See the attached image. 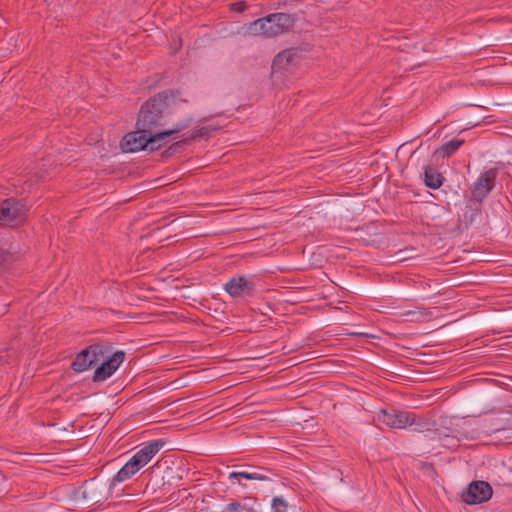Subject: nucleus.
<instances>
[{
    "label": "nucleus",
    "instance_id": "f257e3e1",
    "mask_svg": "<svg viewBox=\"0 0 512 512\" xmlns=\"http://www.w3.org/2000/svg\"><path fill=\"white\" fill-rule=\"evenodd\" d=\"M179 102H188L181 97L179 90H165L149 98L140 108L136 127L149 132L163 125L165 113Z\"/></svg>",
    "mask_w": 512,
    "mask_h": 512
},
{
    "label": "nucleus",
    "instance_id": "f03ea898",
    "mask_svg": "<svg viewBox=\"0 0 512 512\" xmlns=\"http://www.w3.org/2000/svg\"><path fill=\"white\" fill-rule=\"evenodd\" d=\"M295 24V17L288 13H272L259 18L246 27V32L251 35H262L273 38L290 31Z\"/></svg>",
    "mask_w": 512,
    "mask_h": 512
},
{
    "label": "nucleus",
    "instance_id": "7ed1b4c3",
    "mask_svg": "<svg viewBox=\"0 0 512 512\" xmlns=\"http://www.w3.org/2000/svg\"><path fill=\"white\" fill-rule=\"evenodd\" d=\"M111 351L112 346L109 344H91L76 355L71 363V369L77 373L84 372L97 364Z\"/></svg>",
    "mask_w": 512,
    "mask_h": 512
},
{
    "label": "nucleus",
    "instance_id": "20e7f679",
    "mask_svg": "<svg viewBox=\"0 0 512 512\" xmlns=\"http://www.w3.org/2000/svg\"><path fill=\"white\" fill-rule=\"evenodd\" d=\"M29 206L24 199L6 198L0 202V222L19 225L26 220Z\"/></svg>",
    "mask_w": 512,
    "mask_h": 512
},
{
    "label": "nucleus",
    "instance_id": "39448f33",
    "mask_svg": "<svg viewBox=\"0 0 512 512\" xmlns=\"http://www.w3.org/2000/svg\"><path fill=\"white\" fill-rule=\"evenodd\" d=\"M493 494L491 485L486 481H473L461 493L462 500L469 505L487 502Z\"/></svg>",
    "mask_w": 512,
    "mask_h": 512
},
{
    "label": "nucleus",
    "instance_id": "423d86ee",
    "mask_svg": "<svg viewBox=\"0 0 512 512\" xmlns=\"http://www.w3.org/2000/svg\"><path fill=\"white\" fill-rule=\"evenodd\" d=\"M378 419L391 428L404 429L415 423V413L394 408L381 409Z\"/></svg>",
    "mask_w": 512,
    "mask_h": 512
},
{
    "label": "nucleus",
    "instance_id": "0eeeda50",
    "mask_svg": "<svg viewBox=\"0 0 512 512\" xmlns=\"http://www.w3.org/2000/svg\"><path fill=\"white\" fill-rule=\"evenodd\" d=\"M497 175V168H490L483 172L471 188V197L483 201L494 189Z\"/></svg>",
    "mask_w": 512,
    "mask_h": 512
},
{
    "label": "nucleus",
    "instance_id": "6e6552de",
    "mask_svg": "<svg viewBox=\"0 0 512 512\" xmlns=\"http://www.w3.org/2000/svg\"><path fill=\"white\" fill-rule=\"evenodd\" d=\"M224 290L233 298L252 297L255 294V283L245 276H236L224 284Z\"/></svg>",
    "mask_w": 512,
    "mask_h": 512
},
{
    "label": "nucleus",
    "instance_id": "1a4fd4ad",
    "mask_svg": "<svg viewBox=\"0 0 512 512\" xmlns=\"http://www.w3.org/2000/svg\"><path fill=\"white\" fill-rule=\"evenodd\" d=\"M121 150L124 153H135L147 148L146 133L141 129L127 133L120 141Z\"/></svg>",
    "mask_w": 512,
    "mask_h": 512
},
{
    "label": "nucleus",
    "instance_id": "9d476101",
    "mask_svg": "<svg viewBox=\"0 0 512 512\" xmlns=\"http://www.w3.org/2000/svg\"><path fill=\"white\" fill-rule=\"evenodd\" d=\"M165 445L166 441L163 439H157L147 443L144 447L138 450L135 455L145 466Z\"/></svg>",
    "mask_w": 512,
    "mask_h": 512
},
{
    "label": "nucleus",
    "instance_id": "9b49d317",
    "mask_svg": "<svg viewBox=\"0 0 512 512\" xmlns=\"http://www.w3.org/2000/svg\"><path fill=\"white\" fill-rule=\"evenodd\" d=\"M482 202V200H477L473 197H470L467 200L463 212V222L466 227L474 224L477 218L480 216L482 211Z\"/></svg>",
    "mask_w": 512,
    "mask_h": 512
},
{
    "label": "nucleus",
    "instance_id": "f8f14e48",
    "mask_svg": "<svg viewBox=\"0 0 512 512\" xmlns=\"http://www.w3.org/2000/svg\"><path fill=\"white\" fill-rule=\"evenodd\" d=\"M146 133V140H147V148L145 151H148L150 153L158 151L161 149L166 143L169 138V134L166 131H154L150 130Z\"/></svg>",
    "mask_w": 512,
    "mask_h": 512
},
{
    "label": "nucleus",
    "instance_id": "ddd939ff",
    "mask_svg": "<svg viewBox=\"0 0 512 512\" xmlns=\"http://www.w3.org/2000/svg\"><path fill=\"white\" fill-rule=\"evenodd\" d=\"M423 169V181L425 186L433 190L439 189L444 181L443 175L429 164L424 165Z\"/></svg>",
    "mask_w": 512,
    "mask_h": 512
},
{
    "label": "nucleus",
    "instance_id": "4468645a",
    "mask_svg": "<svg viewBox=\"0 0 512 512\" xmlns=\"http://www.w3.org/2000/svg\"><path fill=\"white\" fill-rule=\"evenodd\" d=\"M463 144V139H452L437 148L433 155L441 156L442 158H448L453 155Z\"/></svg>",
    "mask_w": 512,
    "mask_h": 512
},
{
    "label": "nucleus",
    "instance_id": "2eb2a0df",
    "mask_svg": "<svg viewBox=\"0 0 512 512\" xmlns=\"http://www.w3.org/2000/svg\"><path fill=\"white\" fill-rule=\"evenodd\" d=\"M295 52L293 49H286L278 53L273 59L272 67L277 69H285L292 62Z\"/></svg>",
    "mask_w": 512,
    "mask_h": 512
},
{
    "label": "nucleus",
    "instance_id": "dca6fc26",
    "mask_svg": "<svg viewBox=\"0 0 512 512\" xmlns=\"http://www.w3.org/2000/svg\"><path fill=\"white\" fill-rule=\"evenodd\" d=\"M114 369H112L108 363L102 362L100 366H98L93 375L94 382H102L108 379L114 373Z\"/></svg>",
    "mask_w": 512,
    "mask_h": 512
},
{
    "label": "nucleus",
    "instance_id": "f3484780",
    "mask_svg": "<svg viewBox=\"0 0 512 512\" xmlns=\"http://www.w3.org/2000/svg\"><path fill=\"white\" fill-rule=\"evenodd\" d=\"M137 472L133 470L127 463L117 472V474L112 479L111 484L115 485L116 483L124 482L130 479Z\"/></svg>",
    "mask_w": 512,
    "mask_h": 512
},
{
    "label": "nucleus",
    "instance_id": "a211bd4d",
    "mask_svg": "<svg viewBox=\"0 0 512 512\" xmlns=\"http://www.w3.org/2000/svg\"><path fill=\"white\" fill-rule=\"evenodd\" d=\"M104 362L108 363L109 366L116 371L120 364L125 359V352L124 351H116L112 353V355L108 356V354L103 358Z\"/></svg>",
    "mask_w": 512,
    "mask_h": 512
},
{
    "label": "nucleus",
    "instance_id": "6ab92c4d",
    "mask_svg": "<svg viewBox=\"0 0 512 512\" xmlns=\"http://www.w3.org/2000/svg\"><path fill=\"white\" fill-rule=\"evenodd\" d=\"M217 128H213L211 126H204L200 128H195L192 130L191 135L187 138L188 141L196 140L198 138H209L211 136V132L216 130Z\"/></svg>",
    "mask_w": 512,
    "mask_h": 512
},
{
    "label": "nucleus",
    "instance_id": "aec40b11",
    "mask_svg": "<svg viewBox=\"0 0 512 512\" xmlns=\"http://www.w3.org/2000/svg\"><path fill=\"white\" fill-rule=\"evenodd\" d=\"M189 143L188 139L185 138V139H182L180 141H177L175 143H173L172 145H170L163 153H162V156L163 157H170L172 156L174 153L180 151L182 148H184L187 144Z\"/></svg>",
    "mask_w": 512,
    "mask_h": 512
},
{
    "label": "nucleus",
    "instance_id": "412c9836",
    "mask_svg": "<svg viewBox=\"0 0 512 512\" xmlns=\"http://www.w3.org/2000/svg\"><path fill=\"white\" fill-rule=\"evenodd\" d=\"M415 425L414 431L417 432H424L429 431L431 428V422L428 419L417 417L415 414V423L412 424V426Z\"/></svg>",
    "mask_w": 512,
    "mask_h": 512
},
{
    "label": "nucleus",
    "instance_id": "4be33fe9",
    "mask_svg": "<svg viewBox=\"0 0 512 512\" xmlns=\"http://www.w3.org/2000/svg\"><path fill=\"white\" fill-rule=\"evenodd\" d=\"M191 123H192V119H190V118L185 119L183 121L178 122L172 129L165 130V131L169 134V137H171V136L178 134L182 130L188 128L191 125Z\"/></svg>",
    "mask_w": 512,
    "mask_h": 512
},
{
    "label": "nucleus",
    "instance_id": "5701e85b",
    "mask_svg": "<svg viewBox=\"0 0 512 512\" xmlns=\"http://www.w3.org/2000/svg\"><path fill=\"white\" fill-rule=\"evenodd\" d=\"M272 508L274 512H287L288 504L281 496H276L272 500Z\"/></svg>",
    "mask_w": 512,
    "mask_h": 512
},
{
    "label": "nucleus",
    "instance_id": "b1692460",
    "mask_svg": "<svg viewBox=\"0 0 512 512\" xmlns=\"http://www.w3.org/2000/svg\"><path fill=\"white\" fill-rule=\"evenodd\" d=\"M230 479H239L244 478L247 480H254V478H257V476L252 475V472H246V471H239V472H231L229 475Z\"/></svg>",
    "mask_w": 512,
    "mask_h": 512
},
{
    "label": "nucleus",
    "instance_id": "393cba45",
    "mask_svg": "<svg viewBox=\"0 0 512 512\" xmlns=\"http://www.w3.org/2000/svg\"><path fill=\"white\" fill-rule=\"evenodd\" d=\"M126 463L136 472L144 467L143 463L140 461V459L137 458L135 454Z\"/></svg>",
    "mask_w": 512,
    "mask_h": 512
},
{
    "label": "nucleus",
    "instance_id": "a878e982",
    "mask_svg": "<svg viewBox=\"0 0 512 512\" xmlns=\"http://www.w3.org/2000/svg\"><path fill=\"white\" fill-rule=\"evenodd\" d=\"M248 8L246 2L239 1L231 4V10L242 13Z\"/></svg>",
    "mask_w": 512,
    "mask_h": 512
},
{
    "label": "nucleus",
    "instance_id": "bb28decb",
    "mask_svg": "<svg viewBox=\"0 0 512 512\" xmlns=\"http://www.w3.org/2000/svg\"><path fill=\"white\" fill-rule=\"evenodd\" d=\"M265 470L266 469H264V468H258L257 471L252 472V475L257 476V478H254V480H260V481L269 480V476H267L266 474L263 473V471H265Z\"/></svg>",
    "mask_w": 512,
    "mask_h": 512
},
{
    "label": "nucleus",
    "instance_id": "cd10ccee",
    "mask_svg": "<svg viewBox=\"0 0 512 512\" xmlns=\"http://www.w3.org/2000/svg\"><path fill=\"white\" fill-rule=\"evenodd\" d=\"M11 258L10 253L0 248V269L4 267L5 263Z\"/></svg>",
    "mask_w": 512,
    "mask_h": 512
},
{
    "label": "nucleus",
    "instance_id": "c85d7f7f",
    "mask_svg": "<svg viewBox=\"0 0 512 512\" xmlns=\"http://www.w3.org/2000/svg\"><path fill=\"white\" fill-rule=\"evenodd\" d=\"M241 504L239 502H231L227 505V511L236 512L240 508Z\"/></svg>",
    "mask_w": 512,
    "mask_h": 512
},
{
    "label": "nucleus",
    "instance_id": "c756f323",
    "mask_svg": "<svg viewBox=\"0 0 512 512\" xmlns=\"http://www.w3.org/2000/svg\"><path fill=\"white\" fill-rule=\"evenodd\" d=\"M420 314H421L422 316H428V315L430 314V312H429L427 309H425V308H424V309H422V310L420 311Z\"/></svg>",
    "mask_w": 512,
    "mask_h": 512
},
{
    "label": "nucleus",
    "instance_id": "7c9ffc66",
    "mask_svg": "<svg viewBox=\"0 0 512 512\" xmlns=\"http://www.w3.org/2000/svg\"><path fill=\"white\" fill-rule=\"evenodd\" d=\"M403 252H405V250H400L398 252V254H402ZM405 259H406V256H404V255L403 256L402 255L399 256V261H402V260H405Z\"/></svg>",
    "mask_w": 512,
    "mask_h": 512
},
{
    "label": "nucleus",
    "instance_id": "2f4dec72",
    "mask_svg": "<svg viewBox=\"0 0 512 512\" xmlns=\"http://www.w3.org/2000/svg\"><path fill=\"white\" fill-rule=\"evenodd\" d=\"M417 152H418V149H416L415 151H413V153H412V155H411V157H410V159H411V160L415 157V155L417 154Z\"/></svg>",
    "mask_w": 512,
    "mask_h": 512
},
{
    "label": "nucleus",
    "instance_id": "473e14b6",
    "mask_svg": "<svg viewBox=\"0 0 512 512\" xmlns=\"http://www.w3.org/2000/svg\"><path fill=\"white\" fill-rule=\"evenodd\" d=\"M414 314H415V312H414V311H408V312H406L404 315H406V316H410V315H414Z\"/></svg>",
    "mask_w": 512,
    "mask_h": 512
},
{
    "label": "nucleus",
    "instance_id": "72a5a7b5",
    "mask_svg": "<svg viewBox=\"0 0 512 512\" xmlns=\"http://www.w3.org/2000/svg\"><path fill=\"white\" fill-rule=\"evenodd\" d=\"M83 496H84V498H89L86 490L83 492Z\"/></svg>",
    "mask_w": 512,
    "mask_h": 512
}]
</instances>
